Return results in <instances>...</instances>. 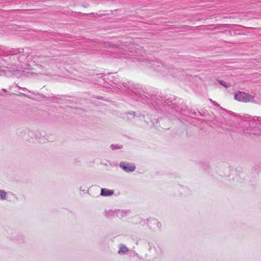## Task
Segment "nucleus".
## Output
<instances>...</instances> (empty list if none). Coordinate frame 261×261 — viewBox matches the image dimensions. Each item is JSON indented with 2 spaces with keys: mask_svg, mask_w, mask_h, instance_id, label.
Masks as SVG:
<instances>
[{
  "mask_svg": "<svg viewBox=\"0 0 261 261\" xmlns=\"http://www.w3.org/2000/svg\"><path fill=\"white\" fill-rule=\"evenodd\" d=\"M234 99L240 102H252L254 98L251 95L247 94L245 92L238 91L234 94Z\"/></svg>",
  "mask_w": 261,
  "mask_h": 261,
  "instance_id": "obj_1",
  "label": "nucleus"
},
{
  "mask_svg": "<svg viewBox=\"0 0 261 261\" xmlns=\"http://www.w3.org/2000/svg\"><path fill=\"white\" fill-rule=\"evenodd\" d=\"M120 167L126 172H132L135 170L136 167L134 164L126 163L122 162L120 163Z\"/></svg>",
  "mask_w": 261,
  "mask_h": 261,
  "instance_id": "obj_2",
  "label": "nucleus"
},
{
  "mask_svg": "<svg viewBox=\"0 0 261 261\" xmlns=\"http://www.w3.org/2000/svg\"><path fill=\"white\" fill-rule=\"evenodd\" d=\"M114 193V191L112 190L107 189H102L101 190V195L105 196L112 195Z\"/></svg>",
  "mask_w": 261,
  "mask_h": 261,
  "instance_id": "obj_3",
  "label": "nucleus"
},
{
  "mask_svg": "<svg viewBox=\"0 0 261 261\" xmlns=\"http://www.w3.org/2000/svg\"><path fill=\"white\" fill-rule=\"evenodd\" d=\"M7 193L6 192L4 191H0V198L2 199H4L6 197Z\"/></svg>",
  "mask_w": 261,
  "mask_h": 261,
  "instance_id": "obj_4",
  "label": "nucleus"
},
{
  "mask_svg": "<svg viewBox=\"0 0 261 261\" xmlns=\"http://www.w3.org/2000/svg\"><path fill=\"white\" fill-rule=\"evenodd\" d=\"M127 250H128L127 248L126 247H121L120 248V249L119 250V252H125L127 251Z\"/></svg>",
  "mask_w": 261,
  "mask_h": 261,
  "instance_id": "obj_5",
  "label": "nucleus"
},
{
  "mask_svg": "<svg viewBox=\"0 0 261 261\" xmlns=\"http://www.w3.org/2000/svg\"><path fill=\"white\" fill-rule=\"evenodd\" d=\"M219 83H220V84L221 85H223V86H224L226 87V86L224 85V83H223V82L222 81H219Z\"/></svg>",
  "mask_w": 261,
  "mask_h": 261,
  "instance_id": "obj_6",
  "label": "nucleus"
},
{
  "mask_svg": "<svg viewBox=\"0 0 261 261\" xmlns=\"http://www.w3.org/2000/svg\"><path fill=\"white\" fill-rule=\"evenodd\" d=\"M1 75V74L0 73V75Z\"/></svg>",
  "mask_w": 261,
  "mask_h": 261,
  "instance_id": "obj_7",
  "label": "nucleus"
}]
</instances>
